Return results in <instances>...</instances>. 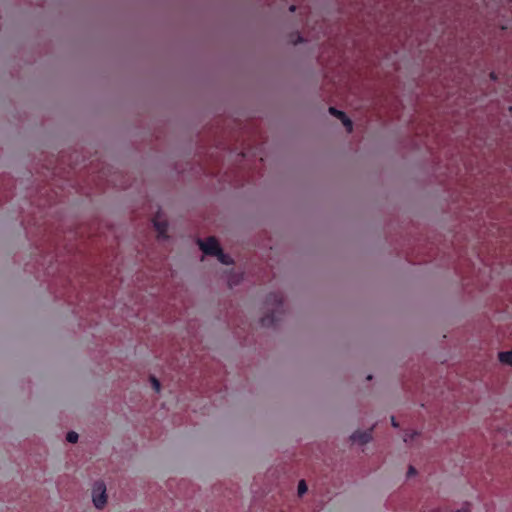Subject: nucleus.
Returning <instances> with one entry per match:
<instances>
[{
    "instance_id": "obj_1",
    "label": "nucleus",
    "mask_w": 512,
    "mask_h": 512,
    "mask_svg": "<svg viewBox=\"0 0 512 512\" xmlns=\"http://www.w3.org/2000/svg\"><path fill=\"white\" fill-rule=\"evenodd\" d=\"M284 296L280 292L270 293L265 299L267 314L260 320L262 326H272L275 323V312L283 306Z\"/></svg>"
},
{
    "instance_id": "obj_2",
    "label": "nucleus",
    "mask_w": 512,
    "mask_h": 512,
    "mask_svg": "<svg viewBox=\"0 0 512 512\" xmlns=\"http://www.w3.org/2000/svg\"><path fill=\"white\" fill-rule=\"evenodd\" d=\"M200 249L204 254L209 256H214L217 253H220V244L218 240L214 236L207 237L205 240L198 241Z\"/></svg>"
},
{
    "instance_id": "obj_3",
    "label": "nucleus",
    "mask_w": 512,
    "mask_h": 512,
    "mask_svg": "<svg viewBox=\"0 0 512 512\" xmlns=\"http://www.w3.org/2000/svg\"><path fill=\"white\" fill-rule=\"evenodd\" d=\"M153 225L156 231L158 232V238L166 239L167 236V229H168V222L165 219V217L158 212L154 218H153Z\"/></svg>"
},
{
    "instance_id": "obj_4",
    "label": "nucleus",
    "mask_w": 512,
    "mask_h": 512,
    "mask_svg": "<svg viewBox=\"0 0 512 512\" xmlns=\"http://www.w3.org/2000/svg\"><path fill=\"white\" fill-rule=\"evenodd\" d=\"M329 113L331 115L337 117L339 120H341V122L345 126V128H346L348 133L352 132V130H353V123H352V121L347 117V115L343 111H340V110L336 109L335 107H330L329 108Z\"/></svg>"
},
{
    "instance_id": "obj_5",
    "label": "nucleus",
    "mask_w": 512,
    "mask_h": 512,
    "mask_svg": "<svg viewBox=\"0 0 512 512\" xmlns=\"http://www.w3.org/2000/svg\"><path fill=\"white\" fill-rule=\"evenodd\" d=\"M351 440L353 442H356L360 445H364V444H367L368 442H370L372 440V430H366V431H355L352 435H351Z\"/></svg>"
},
{
    "instance_id": "obj_6",
    "label": "nucleus",
    "mask_w": 512,
    "mask_h": 512,
    "mask_svg": "<svg viewBox=\"0 0 512 512\" xmlns=\"http://www.w3.org/2000/svg\"><path fill=\"white\" fill-rule=\"evenodd\" d=\"M93 503H94L95 507L98 509L104 508V506L107 503L106 493H104V494L101 493L99 495L98 494L93 495Z\"/></svg>"
},
{
    "instance_id": "obj_7",
    "label": "nucleus",
    "mask_w": 512,
    "mask_h": 512,
    "mask_svg": "<svg viewBox=\"0 0 512 512\" xmlns=\"http://www.w3.org/2000/svg\"><path fill=\"white\" fill-rule=\"evenodd\" d=\"M498 358H499V361L501 363H504V364L512 366V350L511 351L500 352L498 354Z\"/></svg>"
},
{
    "instance_id": "obj_8",
    "label": "nucleus",
    "mask_w": 512,
    "mask_h": 512,
    "mask_svg": "<svg viewBox=\"0 0 512 512\" xmlns=\"http://www.w3.org/2000/svg\"><path fill=\"white\" fill-rule=\"evenodd\" d=\"M242 281L241 274H230L227 280L229 288H233Z\"/></svg>"
},
{
    "instance_id": "obj_9",
    "label": "nucleus",
    "mask_w": 512,
    "mask_h": 512,
    "mask_svg": "<svg viewBox=\"0 0 512 512\" xmlns=\"http://www.w3.org/2000/svg\"><path fill=\"white\" fill-rule=\"evenodd\" d=\"M106 493V485L103 481H96L93 485V495Z\"/></svg>"
},
{
    "instance_id": "obj_10",
    "label": "nucleus",
    "mask_w": 512,
    "mask_h": 512,
    "mask_svg": "<svg viewBox=\"0 0 512 512\" xmlns=\"http://www.w3.org/2000/svg\"><path fill=\"white\" fill-rule=\"evenodd\" d=\"M214 256H216L218 258V260L223 263V264H231L232 263V259L229 255L225 254L222 250V248L220 249V253H217L215 254Z\"/></svg>"
},
{
    "instance_id": "obj_11",
    "label": "nucleus",
    "mask_w": 512,
    "mask_h": 512,
    "mask_svg": "<svg viewBox=\"0 0 512 512\" xmlns=\"http://www.w3.org/2000/svg\"><path fill=\"white\" fill-rule=\"evenodd\" d=\"M78 438H79L78 434L74 431H70L66 435V440L69 443H76L78 441Z\"/></svg>"
},
{
    "instance_id": "obj_12",
    "label": "nucleus",
    "mask_w": 512,
    "mask_h": 512,
    "mask_svg": "<svg viewBox=\"0 0 512 512\" xmlns=\"http://www.w3.org/2000/svg\"><path fill=\"white\" fill-rule=\"evenodd\" d=\"M150 382L156 392H159L161 389L160 381L155 376H150Z\"/></svg>"
},
{
    "instance_id": "obj_13",
    "label": "nucleus",
    "mask_w": 512,
    "mask_h": 512,
    "mask_svg": "<svg viewBox=\"0 0 512 512\" xmlns=\"http://www.w3.org/2000/svg\"><path fill=\"white\" fill-rule=\"evenodd\" d=\"M307 491V485L304 480H300L298 483V494L301 496Z\"/></svg>"
},
{
    "instance_id": "obj_14",
    "label": "nucleus",
    "mask_w": 512,
    "mask_h": 512,
    "mask_svg": "<svg viewBox=\"0 0 512 512\" xmlns=\"http://www.w3.org/2000/svg\"><path fill=\"white\" fill-rule=\"evenodd\" d=\"M455 512H471L470 503L465 502L463 506Z\"/></svg>"
},
{
    "instance_id": "obj_15",
    "label": "nucleus",
    "mask_w": 512,
    "mask_h": 512,
    "mask_svg": "<svg viewBox=\"0 0 512 512\" xmlns=\"http://www.w3.org/2000/svg\"><path fill=\"white\" fill-rule=\"evenodd\" d=\"M417 435H418V433H417V432L406 433V434H405V436H404V441H405V442L412 441V440H413V438H414L415 436H417Z\"/></svg>"
},
{
    "instance_id": "obj_16",
    "label": "nucleus",
    "mask_w": 512,
    "mask_h": 512,
    "mask_svg": "<svg viewBox=\"0 0 512 512\" xmlns=\"http://www.w3.org/2000/svg\"><path fill=\"white\" fill-rule=\"evenodd\" d=\"M408 476H413L417 474V470L414 466L410 465L407 472Z\"/></svg>"
},
{
    "instance_id": "obj_17",
    "label": "nucleus",
    "mask_w": 512,
    "mask_h": 512,
    "mask_svg": "<svg viewBox=\"0 0 512 512\" xmlns=\"http://www.w3.org/2000/svg\"><path fill=\"white\" fill-rule=\"evenodd\" d=\"M391 423L394 427H398V423L396 422L395 417L391 418Z\"/></svg>"
},
{
    "instance_id": "obj_18",
    "label": "nucleus",
    "mask_w": 512,
    "mask_h": 512,
    "mask_svg": "<svg viewBox=\"0 0 512 512\" xmlns=\"http://www.w3.org/2000/svg\"><path fill=\"white\" fill-rule=\"evenodd\" d=\"M303 39L300 35H297V40L293 41L294 44H296L297 42H301Z\"/></svg>"
},
{
    "instance_id": "obj_19",
    "label": "nucleus",
    "mask_w": 512,
    "mask_h": 512,
    "mask_svg": "<svg viewBox=\"0 0 512 512\" xmlns=\"http://www.w3.org/2000/svg\"><path fill=\"white\" fill-rule=\"evenodd\" d=\"M490 78H491L492 80H495V79H496V75H495V73H494V72H491V73H490Z\"/></svg>"
},
{
    "instance_id": "obj_20",
    "label": "nucleus",
    "mask_w": 512,
    "mask_h": 512,
    "mask_svg": "<svg viewBox=\"0 0 512 512\" xmlns=\"http://www.w3.org/2000/svg\"><path fill=\"white\" fill-rule=\"evenodd\" d=\"M289 10H290L291 12H294V11L296 10V6H295V5H291V6H290V8H289Z\"/></svg>"
}]
</instances>
